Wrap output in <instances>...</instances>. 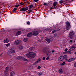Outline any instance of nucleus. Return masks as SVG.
Returning <instances> with one entry per match:
<instances>
[{"mask_svg":"<svg viewBox=\"0 0 76 76\" xmlns=\"http://www.w3.org/2000/svg\"><path fill=\"white\" fill-rule=\"evenodd\" d=\"M36 55L33 52L28 53L26 54V56L29 58H34L35 57Z\"/></svg>","mask_w":76,"mask_h":76,"instance_id":"obj_1","label":"nucleus"},{"mask_svg":"<svg viewBox=\"0 0 76 76\" xmlns=\"http://www.w3.org/2000/svg\"><path fill=\"white\" fill-rule=\"evenodd\" d=\"M43 52L44 53L48 54L49 56H51V51L48 50V49L46 48H44L43 49Z\"/></svg>","mask_w":76,"mask_h":76,"instance_id":"obj_2","label":"nucleus"},{"mask_svg":"<svg viewBox=\"0 0 76 76\" xmlns=\"http://www.w3.org/2000/svg\"><path fill=\"white\" fill-rule=\"evenodd\" d=\"M67 58V55H64V56H62L59 57L58 58V61H63L64 60H66V61L68 60Z\"/></svg>","mask_w":76,"mask_h":76,"instance_id":"obj_3","label":"nucleus"},{"mask_svg":"<svg viewBox=\"0 0 76 76\" xmlns=\"http://www.w3.org/2000/svg\"><path fill=\"white\" fill-rule=\"evenodd\" d=\"M75 32L73 31H71L70 33L69 34V39H73V36L75 35Z\"/></svg>","mask_w":76,"mask_h":76,"instance_id":"obj_4","label":"nucleus"},{"mask_svg":"<svg viewBox=\"0 0 76 76\" xmlns=\"http://www.w3.org/2000/svg\"><path fill=\"white\" fill-rule=\"evenodd\" d=\"M66 28L67 30H69L70 28V23L69 22V21H67L66 22Z\"/></svg>","mask_w":76,"mask_h":76,"instance_id":"obj_5","label":"nucleus"},{"mask_svg":"<svg viewBox=\"0 0 76 76\" xmlns=\"http://www.w3.org/2000/svg\"><path fill=\"white\" fill-rule=\"evenodd\" d=\"M29 8L28 7H23L21 8L20 10L21 11V12H25V11H26V10H28Z\"/></svg>","mask_w":76,"mask_h":76,"instance_id":"obj_6","label":"nucleus"},{"mask_svg":"<svg viewBox=\"0 0 76 76\" xmlns=\"http://www.w3.org/2000/svg\"><path fill=\"white\" fill-rule=\"evenodd\" d=\"M21 43V40H18L17 41H16L15 43L14 44L15 45H18L19 44Z\"/></svg>","mask_w":76,"mask_h":76,"instance_id":"obj_7","label":"nucleus"},{"mask_svg":"<svg viewBox=\"0 0 76 76\" xmlns=\"http://www.w3.org/2000/svg\"><path fill=\"white\" fill-rule=\"evenodd\" d=\"M38 34H39V31H34L33 32V35L34 36H37L38 35Z\"/></svg>","mask_w":76,"mask_h":76,"instance_id":"obj_8","label":"nucleus"},{"mask_svg":"<svg viewBox=\"0 0 76 76\" xmlns=\"http://www.w3.org/2000/svg\"><path fill=\"white\" fill-rule=\"evenodd\" d=\"M75 45H73L72 46H71V48H70L69 49V50L70 51H73V50H74L75 49Z\"/></svg>","mask_w":76,"mask_h":76,"instance_id":"obj_9","label":"nucleus"},{"mask_svg":"<svg viewBox=\"0 0 76 76\" xmlns=\"http://www.w3.org/2000/svg\"><path fill=\"white\" fill-rule=\"evenodd\" d=\"M10 52L11 53H15V49L13 48H11L10 50Z\"/></svg>","mask_w":76,"mask_h":76,"instance_id":"obj_10","label":"nucleus"},{"mask_svg":"<svg viewBox=\"0 0 76 76\" xmlns=\"http://www.w3.org/2000/svg\"><path fill=\"white\" fill-rule=\"evenodd\" d=\"M75 60V58H71L68 60V62H70V61H73Z\"/></svg>","mask_w":76,"mask_h":76,"instance_id":"obj_11","label":"nucleus"},{"mask_svg":"<svg viewBox=\"0 0 76 76\" xmlns=\"http://www.w3.org/2000/svg\"><path fill=\"white\" fill-rule=\"evenodd\" d=\"M34 49H35V47H31L29 49L28 51H32V50H34Z\"/></svg>","mask_w":76,"mask_h":76,"instance_id":"obj_12","label":"nucleus"},{"mask_svg":"<svg viewBox=\"0 0 76 76\" xmlns=\"http://www.w3.org/2000/svg\"><path fill=\"white\" fill-rule=\"evenodd\" d=\"M9 42V40L8 39H5L4 41V43H8Z\"/></svg>","mask_w":76,"mask_h":76,"instance_id":"obj_13","label":"nucleus"},{"mask_svg":"<svg viewBox=\"0 0 76 76\" xmlns=\"http://www.w3.org/2000/svg\"><path fill=\"white\" fill-rule=\"evenodd\" d=\"M32 35V33H29L27 35V37H31V36Z\"/></svg>","mask_w":76,"mask_h":76,"instance_id":"obj_14","label":"nucleus"},{"mask_svg":"<svg viewBox=\"0 0 76 76\" xmlns=\"http://www.w3.org/2000/svg\"><path fill=\"white\" fill-rule=\"evenodd\" d=\"M57 2H54L53 4V6L55 8V7H55L57 6Z\"/></svg>","mask_w":76,"mask_h":76,"instance_id":"obj_15","label":"nucleus"},{"mask_svg":"<svg viewBox=\"0 0 76 76\" xmlns=\"http://www.w3.org/2000/svg\"><path fill=\"white\" fill-rule=\"evenodd\" d=\"M58 72L60 74H62L63 73V69H60L58 70Z\"/></svg>","mask_w":76,"mask_h":76,"instance_id":"obj_16","label":"nucleus"},{"mask_svg":"<svg viewBox=\"0 0 76 76\" xmlns=\"http://www.w3.org/2000/svg\"><path fill=\"white\" fill-rule=\"evenodd\" d=\"M21 34L22 32H21V31H18L16 33V35L18 36L19 35H20Z\"/></svg>","mask_w":76,"mask_h":76,"instance_id":"obj_17","label":"nucleus"},{"mask_svg":"<svg viewBox=\"0 0 76 76\" xmlns=\"http://www.w3.org/2000/svg\"><path fill=\"white\" fill-rule=\"evenodd\" d=\"M45 40L48 43H50V39H46Z\"/></svg>","mask_w":76,"mask_h":76,"instance_id":"obj_18","label":"nucleus"},{"mask_svg":"<svg viewBox=\"0 0 76 76\" xmlns=\"http://www.w3.org/2000/svg\"><path fill=\"white\" fill-rule=\"evenodd\" d=\"M28 39L27 38H25L24 39L23 41H24V42H26V41H28Z\"/></svg>","mask_w":76,"mask_h":76,"instance_id":"obj_19","label":"nucleus"},{"mask_svg":"<svg viewBox=\"0 0 76 76\" xmlns=\"http://www.w3.org/2000/svg\"><path fill=\"white\" fill-rule=\"evenodd\" d=\"M19 48L20 50H23V47L22 46H20L19 47Z\"/></svg>","mask_w":76,"mask_h":76,"instance_id":"obj_20","label":"nucleus"},{"mask_svg":"<svg viewBox=\"0 0 76 76\" xmlns=\"http://www.w3.org/2000/svg\"><path fill=\"white\" fill-rule=\"evenodd\" d=\"M68 50V49H67V48H66L65 50V52H63V54H66V51H67Z\"/></svg>","mask_w":76,"mask_h":76,"instance_id":"obj_21","label":"nucleus"},{"mask_svg":"<svg viewBox=\"0 0 76 76\" xmlns=\"http://www.w3.org/2000/svg\"><path fill=\"white\" fill-rule=\"evenodd\" d=\"M23 60L25 61H28V60L26 59V58L23 57L22 58Z\"/></svg>","mask_w":76,"mask_h":76,"instance_id":"obj_22","label":"nucleus"},{"mask_svg":"<svg viewBox=\"0 0 76 76\" xmlns=\"http://www.w3.org/2000/svg\"><path fill=\"white\" fill-rule=\"evenodd\" d=\"M40 61H41V59L39 58L37 59V61H36V62H37V63H39V62Z\"/></svg>","mask_w":76,"mask_h":76,"instance_id":"obj_23","label":"nucleus"},{"mask_svg":"<svg viewBox=\"0 0 76 76\" xmlns=\"http://www.w3.org/2000/svg\"><path fill=\"white\" fill-rule=\"evenodd\" d=\"M64 64H66V63L64 62L61 64L60 65L61 66H63V65H64Z\"/></svg>","mask_w":76,"mask_h":76,"instance_id":"obj_24","label":"nucleus"},{"mask_svg":"<svg viewBox=\"0 0 76 76\" xmlns=\"http://www.w3.org/2000/svg\"><path fill=\"white\" fill-rule=\"evenodd\" d=\"M6 45L7 47H9V46H10V43L6 44Z\"/></svg>","mask_w":76,"mask_h":76,"instance_id":"obj_25","label":"nucleus"},{"mask_svg":"<svg viewBox=\"0 0 76 76\" xmlns=\"http://www.w3.org/2000/svg\"><path fill=\"white\" fill-rule=\"evenodd\" d=\"M56 30H55L53 31L52 32V33H51L52 34H54V33H55V32H56Z\"/></svg>","mask_w":76,"mask_h":76,"instance_id":"obj_26","label":"nucleus"},{"mask_svg":"<svg viewBox=\"0 0 76 76\" xmlns=\"http://www.w3.org/2000/svg\"><path fill=\"white\" fill-rule=\"evenodd\" d=\"M23 57H22V56H18V58L19 59H22V58H23Z\"/></svg>","mask_w":76,"mask_h":76,"instance_id":"obj_27","label":"nucleus"},{"mask_svg":"<svg viewBox=\"0 0 76 76\" xmlns=\"http://www.w3.org/2000/svg\"><path fill=\"white\" fill-rule=\"evenodd\" d=\"M15 75V74L14 73V74H13L12 73V72H11L10 73V76H13L14 75Z\"/></svg>","mask_w":76,"mask_h":76,"instance_id":"obj_28","label":"nucleus"},{"mask_svg":"<svg viewBox=\"0 0 76 76\" xmlns=\"http://www.w3.org/2000/svg\"><path fill=\"white\" fill-rule=\"evenodd\" d=\"M34 7V5L33 4H31L30 5L29 7L30 8H32Z\"/></svg>","mask_w":76,"mask_h":76,"instance_id":"obj_29","label":"nucleus"},{"mask_svg":"<svg viewBox=\"0 0 76 76\" xmlns=\"http://www.w3.org/2000/svg\"><path fill=\"white\" fill-rule=\"evenodd\" d=\"M59 3L60 4H62V3H63V1L62 0H61L59 1Z\"/></svg>","mask_w":76,"mask_h":76,"instance_id":"obj_30","label":"nucleus"},{"mask_svg":"<svg viewBox=\"0 0 76 76\" xmlns=\"http://www.w3.org/2000/svg\"><path fill=\"white\" fill-rule=\"evenodd\" d=\"M33 1H34V2H38L39 1V0H33Z\"/></svg>","mask_w":76,"mask_h":76,"instance_id":"obj_31","label":"nucleus"},{"mask_svg":"<svg viewBox=\"0 0 76 76\" xmlns=\"http://www.w3.org/2000/svg\"><path fill=\"white\" fill-rule=\"evenodd\" d=\"M38 75L39 76H41V75H42V73H39Z\"/></svg>","mask_w":76,"mask_h":76,"instance_id":"obj_32","label":"nucleus"},{"mask_svg":"<svg viewBox=\"0 0 76 76\" xmlns=\"http://www.w3.org/2000/svg\"><path fill=\"white\" fill-rule=\"evenodd\" d=\"M49 58H50V57L49 56H48L46 58V60H48V59H49Z\"/></svg>","mask_w":76,"mask_h":76,"instance_id":"obj_33","label":"nucleus"},{"mask_svg":"<svg viewBox=\"0 0 76 76\" xmlns=\"http://www.w3.org/2000/svg\"><path fill=\"white\" fill-rule=\"evenodd\" d=\"M37 63H38L37 62V61H36V62L34 63L33 64L34 65H35L36 64H37Z\"/></svg>","mask_w":76,"mask_h":76,"instance_id":"obj_34","label":"nucleus"},{"mask_svg":"<svg viewBox=\"0 0 76 76\" xmlns=\"http://www.w3.org/2000/svg\"><path fill=\"white\" fill-rule=\"evenodd\" d=\"M44 6H46V5H48V4L45 3H44L43 4Z\"/></svg>","mask_w":76,"mask_h":76,"instance_id":"obj_35","label":"nucleus"},{"mask_svg":"<svg viewBox=\"0 0 76 76\" xmlns=\"http://www.w3.org/2000/svg\"><path fill=\"white\" fill-rule=\"evenodd\" d=\"M12 12L13 13H16V11H15L14 10H12Z\"/></svg>","mask_w":76,"mask_h":76,"instance_id":"obj_36","label":"nucleus"},{"mask_svg":"<svg viewBox=\"0 0 76 76\" xmlns=\"http://www.w3.org/2000/svg\"><path fill=\"white\" fill-rule=\"evenodd\" d=\"M41 67L40 66H38V67H37V69H41Z\"/></svg>","mask_w":76,"mask_h":76,"instance_id":"obj_37","label":"nucleus"},{"mask_svg":"<svg viewBox=\"0 0 76 76\" xmlns=\"http://www.w3.org/2000/svg\"><path fill=\"white\" fill-rule=\"evenodd\" d=\"M42 60H44V61L45 60V57H43L42 58Z\"/></svg>","mask_w":76,"mask_h":76,"instance_id":"obj_38","label":"nucleus"},{"mask_svg":"<svg viewBox=\"0 0 76 76\" xmlns=\"http://www.w3.org/2000/svg\"><path fill=\"white\" fill-rule=\"evenodd\" d=\"M29 12H28L29 13H30V12H32V10H30L29 9Z\"/></svg>","mask_w":76,"mask_h":76,"instance_id":"obj_39","label":"nucleus"},{"mask_svg":"<svg viewBox=\"0 0 76 76\" xmlns=\"http://www.w3.org/2000/svg\"><path fill=\"white\" fill-rule=\"evenodd\" d=\"M13 10H14L15 11H16V10H17V9L16 8H14Z\"/></svg>","mask_w":76,"mask_h":76,"instance_id":"obj_40","label":"nucleus"},{"mask_svg":"<svg viewBox=\"0 0 76 76\" xmlns=\"http://www.w3.org/2000/svg\"><path fill=\"white\" fill-rule=\"evenodd\" d=\"M27 23L28 25H30V23L29 22V21H28L27 22Z\"/></svg>","mask_w":76,"mask_h":76,"instance_id":"obj_41","label":"nucleus"},{"mask_svg":"<svg viewBox=\"0 0 76 76\" xmlns=\"http://www.w3.org/2000/svg\"><path fill=\"white\" fill-rule=\"evenodd\" d=\"M74 67H76V62L74 63Z\"/></svg>","mask_w":76,"mask_h":76,"instance_id":"obj_42","label":"nucleus"},{"mask_svg":"<svg viewBox=\"0 0 76 76\" xmlns=\"http://www.w3.org/2000/svg\"><path fill=\"white\" fill-rule=\"evenodd\" d=\"M56 31H60V29H59V28H57V30H56Z\"/></svg>","mask_w":76,"mask_h":76,"instance_id":"obj_43","label":"nucleus"},{"mask_svg":"<svg viewBox=\"0 0 76 76\" xmlns=\"http://www.w3.org/2000/svg\"><path fill=\"white\" fill-rule=\"evenodd\" d=\"M55 51V50H52L51 52L52 53H54Z\"/></svg>","mask_w":76,"mask_h":76,"instance_id":"obj_44","label":"nucleus"},{"mask_svg":"<svg viewBox=\"0 0 76 76\" xmlns=\"http://www.w3.org/2000/svg\"><path fill=\"white\" fill-rule=\"evenodd\" d=\"M72 41H73V40H70V42H72Z\"/></svg>","mask_w":76,"mask_h":76,"instance_id":"obj_45","label":"nucleus"},{"mask_svg":"<svg viewBox=\"0 0 76 76\" xmlns=\"http://www.w3.org/2000/svg\"><path fill=\"white\" fill-rule=\"evenodd\" d=\"M15 7H17V8L18 7V5H16L15 6Z\"/></svg>","mask_w":76,"mask_h":76,"instance_id":"obj_46","label":"nucleus"},{"mask_svg":"<svg viewBox=\"0 0 76 76\" xmlns=\"http://www.w3.org/2000/svg\"><path fill=\"white\" fill-rule=\"evenodd\" d=\"M64 1H69V0H65Z\"/></svg>","mask_w":76,"mask_h":76,"instance_id":"obj_47","label":"nucleus"},{"mask_svg":"<svg viewBox=\"0 0 76 76\" xmlns=\"http://www.w3.org/2000/svg\"><path fill=\"white\" fill-rule=\"evenodd\" d=\"M53 9V8L52 7H51L50 8V9Z\"/></svg>","mask_w":76,"mask_h":76,"instance_id":"obj_48","label":"nucleus"},{"mask_svg":"<svg viewBox=\"0 0 76 76\" xmlns=\"http://www.w3.org/2000/svg\"><path fill=\"white\" fill-rule=\"evenodd\" d=\"M74 54H75V55H76V52Z\"/></svg>","mask_w":76,"mask_h":76,"instance_id":"obj_49","label":"nucleus"},{"mask_svg":"<svg viewBox=\"0 0 76 76\" xmlns=\"http://www.w3.org/2000/svg\"><path fill=\"white\" fill-rule=\"evenodd\" d=\"M24 4L22 3L21 5H23Z\"/></svg>","mask_w":76,"mask_h":76,"instance_id":"obj_50","label":"nucleus"},{"mask_svg":"<svg viewBox=\"0 0 76 76\" xmlns=\"http://www.w3.org/2000/svg\"><path fill=\"white\" fill-rule=\"evenodd\" d=\"M19 4L22 5V3H19Z\"/></svg>","mask_w":76,"mask_h":76,"instance_id":"obj_51","label":"nucleus"},{"mask_svg":"<svg viewBox=\"0 0 76 76\" xmlns=\"http://www.w3.org/2000/svg\"><path fill=\"white\" fill-rule=\"evenodd\" d=\"M24 2H26V0H25L24 1Z\"/></svg>","mask_w":76,"mask_h":76,"instance_id":"obj_52","label":"nucleus"},{"mask_svg":"<svg viewBox=\"0 0 76 76\" xmlns=\"http://www.w3.org/2000/svg\"><path fill=\"white\" fill-rule=\"evenodd\" d=\"M19 4H18V5H17V6L18 7V6H19Z\"/></svg>","mask_w":76,"mask_h":76,"instance_id":"obj_53","label":"nucleus"},{"mask_svg":"<svg viewBox=\"0 0 76 76\" xmlns=\"http://www.w3.org/2000/svg\"><path fill=\"white\" fill-rule=\"evenodd\" d=\"M73 0H72L71 1H73Z\"/></svg>","mask_w":76,"mask_h":76,"instance_id":"obj_54","label":"nucleus"}]
</instances>
